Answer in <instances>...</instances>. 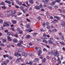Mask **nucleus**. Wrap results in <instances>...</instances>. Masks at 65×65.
<instances>
[{
	"label": "nucleus",
	"instance_id": "29",
	"mask_svg": "<svg viewBox=\"0 0 65 65\" xmlns=\"http://www.w3.org/2000/svg\"><path fill=\"white\" fill-rule=\"evenodd\" d=\"M52 61L54 62H56V59L54 58H52Z\"/></svg>",
	"mask_w": 65,
	"mask_h": 65
},
{
	"label": "nucleus",
	"instance_id": "39",
	"mask_svg": "<svg viewBox=\"0 0 65 65\" xmlns=\"http://www.w3.org/2000/svg\"><path fill=\"white\" fill-rule=\"evenodd\" d=\"M3 23V21L2 20H0V24H2Z\"/></svg>",
	"mask_w": 65,
	"mask_h": 65
},
{
	"label": "nucleus",
	"instance_id": "58",
	"mask_svg": "<svg viewBox=\"0 0 65 65\" xmlns=\"http://www.w3.org/2000/svg\"><path fill=\"white\" fill-rule=\"evenodd\" d=\"M43 51H44V52H45V51H47V50H46V49H45V48H44L43 49Z\"/></svg>",
	"mask_w": 65,
	"mask_h": 65
},
{
	"label": "nucleus",
	"instance_id": "49",
	"mask_svg": "<svg viewBox=\"0 0 65 65\" xmlns=\"http://www.w3.org/2000/svg\"><path fill=\"white\" fill-rule=\"evenodd\" d=\"M46 35H46V34L45 33L43 35V36L45 37L46 36Z\"/></svg>",
	"mask_w": 65,
	"mask_h": 65
},
{
	"label": "nucleus",
	"instance_id": "16",
	"mask_svg": "<svg viewBox=\"0 0 65 65\" xmlns=\"http://www.w3.org/2000/svg\"><path fill=\"white\" fill-rule=\"evenodd\" d=\"M20 60H21V61H22V59L21 58H17V61H18L19 62H20Z\"/></svg>",
	"mask_w": 65,
	"mask_h": 65
},
{
	"label": "nucleus",
	"instance_id": "38",
	"mask_svg": "<svg viewBox=\"0 0 65 65\" xmlns=\"http://www.w3.org/2000/svg\"><path fill=\"white\" fill-rule=\"evenodd\" d=\"M14 36H15V37H18V36H18V34H15L14 35Z\"/></svg>",
	"mask_w": 65,
	"mask_h": 65
},
{
	"label": "nucleus",
	"instance_id": "57",
	"mask_svg": "<svg viewBox=\"0 0 65 65\" xmlns=\"http://www.w3.org/2000/svg\"><path fill=\"white\" fill-rule=\"evenodd\" d=\"M22 2L20 3L19 2V3H18V4H19V5H22Z\"/></svg>",
	"mask_w": 65,
	"mask_h": 65
},
{
	"label": "nucleus",
	"instance_id": "5",
	"mask_svg": "<svg viewBox=\"0 0 65 65\" xmlns=\"http://www.w3.org/2000/svg\"><path fill=\"white\" fill-rule=\"evenodd\" d=\"M61 25L63 27H65V21H62L61 23Z\"/></svg>",
	"mask_w": 65,
	"mask_h": 65
},
{
	"label": "nucleus",
	"instance_id": "24",
	"mask_svg": "<svg viewBox=\"0 0 65 65\" xmlns=\"http://www.w3.org/2000/svg\"><path fill=\"white\" fill-rule=\"evenodd\" d=\"M9 56L7 55H3V57L4 58H5L6 57H8H8Z\"/></svg>",
	"mask_w": 65,
	"mask_h": 65
},
{
	"label": "nucleus",
	"instance_id": "46",
	"mask_svg": "<svg viewBox=\"0 0 65 65\" xmlns=\"http://www.w3.org/2000/svg\"><path fill=\"white\" fill-rule=\"evenodd\" d=\"M3 63L5 65H7V62H6L5 61H3Z\"/></svg>",
	"mask_w": 65,
	"mask_h": 65
},
{
	"label": "nucleus",
	"instance_id": "47",
	"mask_svg": "<svg viewBox=\"0 0 65 65\" xmlns=\"http://www.w3.org/2000/svg\"><path fill=\"white\" fill-rule=\"evenodd\" d=\"M3 42L4 43V42H6V40L5 39H4L3 40Z\"/></svg>",
	"mask_w": 65,
	"mask_h": 65
},
{
	"label": "nucleus",
	"instance_id": "43",
	"mask_svg": "<svg viewBox=\"0 0 65 65\" xmlns=\"http://www.w3.org/2000/svg\"><path fill=\"white\" fill-rule=\"evenodd\" d=\"M26 21H27V22H31V21H30L28 18H27L26 19Z\"/></svg>",
	"mask_w": 65,
	"mask_h": 65
},
{
	"label": "nucleus",
	"instance_id": "14",
	"mask_svg": "<svg viewBox=\"0 0 65 65\" xmlns=\"http://www.w3.org/2000/svg\"><path fill=\"white\" fill-rule=\"evenodd\" d=\"M61 39L62 40H64V36H61L60 37Z\"/></svg>",
	"mask_w": 65,
	"mask_h": 65
},
{
	"label": "nucleus",
	"instance_id": "35",
	"mask_svg": "<svg viewBox=\"0 0 65 65\" xmlns=\"http://www.w3.org/2000/svg\"><path fill=\"white\" fill-rule=\"evenodd\" d=\"M13 24H15L17 23V21L15 20H13L12 21Z\"/></svg>",
	"mask_w": 65,
	"mask_h": 65
},
{
	"label": "nucleus",
	"instance_id": "42",
	"mask_svg": "<svg viewBox=\"0 0 65 65\" xmlns=\"http://www.w3.org/2000/svg\"><path fill=\"white\" fill-rule=\"evenodd\" d=\"M46 28L48 29H50V26L49 25H47Z\"/></svg>",
	"mask_w": 65,
	"mask_h": 65
},
{
	"label": "nucleus",
	"instance_id": "52",
	"mask_svg": "<svg viewBox=\"0 0 65 65\" xmlns=\"http://www.w3.org/2000/svg\"><path fill=\"white\" fill-rule=\"evenodd\" d=\"M22 5L23 6H25V7H27V6L25 5L24 4H22Z\"/></svg>",
	"mask_w": 65,
	"mask_h": 65
},
{
	"label": "nucleus",
	"instance_id": "53",
	"mask_svg": "<svg viewBox=\"0 0 65 65\" xmlns=\"http://www.w3.org/2000/svg\"><path fill=\"white\" fill-rule=\"evenodd\" d=\"M43 62H46V59L45 58H43Z\"/></svg>",
	"mask_w": 65,
	"mask_h": 65
},
{
	"label": "nucleus",
	"instance_id": "34",
	"mask_svg": "<svg viewBox=\"0 0 65 65\" xmlns=\"http://www.w3.org/2000/svg\"><path fill=\"white\" fill-rule=\"evenodd\" d=\"M37 34V33H35L33 35V36H36V35Z\"/></svg>",
	"mask_w": 65,
	"mask_h": 65
},
{
	"label": "nucleus",
	"instance_id": "59",
	"mask_svg": "<svg viewBox=\"0 0 65 65\" xmlns=\"http://www.w3.org/2000/svg\"><path fill=\"white\" fill-rule=\"evenodd\" d=\"M59 34L60 36H61V35H62V34L61 32H60L59 33Z\"/></svg>",
	"mask_w": 65,
	"mask_h": 65
},
{
	"label": "nucleus",
	"instance_id": "48",
	"mask_svg": "<svg viewBox=\"0 0 65 65\" xmlns=\"http://www.w3.org/2000/svg\"><path fill=\"white\" fill-rule=\"evenodd\" d=\"M43 7L42 5H39V8H42V7Z\"/></svg>",
	"mask_w": 65,
	"mask_h": 65
},
{
	"label": "nucleus",
	"instance_id": "3",
	"mask_svg": "<svg viewBox=\"0 0 65 65\" xmlns=\"http://www.w3.org/2000/svg\"><path fill=\"white\" fill-rule=\"evenodd\" d=\"M5 2L9 4V5H8L9 7H11V2H10V1H5Z\"/></svg>",
	"mask_w": 65,
	"mask_h": 65
},
{
	"label": "nucleus",
	"instance_id": "62",
	"mask_svg": "<svg viewBox=\"0 0 65 65\" xmlns=\"http://www.w3.org/2000/svg\"><path fill=\"white\" fill-rule=\"evenodd\" d=\"M1 29L2 30H3V27H2L1 28Z\"/></svg>",
	"mask_w": 65,
	"mask_h": 65
},
{
	"label": "nucleus",
	"instance_id": "7",
	"mask_svg": "<svg viewBox=\"0 0 65 65\" xmlns=\"http://www.w3.org/2000/svg\"><path fill=\"white\" fill-rule=\"evenodd\" d=\"M35 49L36 50H37L38 52H39V51H40V50H41V48L40 47H36L35 48Z\"/></svg>",
	"mask_w": 65,
	"mask_h": 65
},
{
	"label": "nucleus",
	"instance_id": "12",
	"mask_svg": "<svg viewBox=\"0 0 65 65\" xmlns=\"http://www.w3.org/2000/svg\"><path fill=\"white\" fill-rule=\"evenodd\" d=\"M56 3V2H53L51 3L50 4L51 6H53Z\"/></svg>",
	"mask_w": 65,
	"mask_h": 65
},
{
	"label": "nucleus",
	"instance_id": "60",
	"mask_svg": "<svg viewBox=\"0 0 65 65\" xmlns=\"http://www.w3.org/2000/svg\"><path fill=\"white\" fill-rule=\"evenodd\" d=\"M23 43V41H19V43Z\"/></svg>",
	"mask_w": 65,
	"mask_h": 65
},
{
	"label": "nucleus",
	"instance_id": "10",
	"mask_svg": "<svg viewBox=\"0 0 65 65\" xmlns=\"http://www.w3.org/2000/svg\"><path fill=\"white\" fill-rule=\"evenodd\" d=\"M42 2H44L45 4H46L48 2V0H42Z\"/></svg>",
	"mask_w": 65,
	"mask_h": 65
},
{
	"label": "nucleus",
	"instance_id": "36",
	"mask_svg": "<svg viewBox=\"0 0 65 65\" xmlns=\"http://www.w3.org/2000/svg\"><path fill=\"white\" fill-rule=\"evenodd\" d=\"M22 14V13L20 12L18 13V15H21V14Z\"/></svg>",
	"mask_w": 65,
	"mask_h": 65
},
{
	"label": "nucleus",
	"instance_id": "44",
	"mask_svg": "<svg viewBox=\"0 0 65 65\" xmlns=\"http://www.w3.org/2000/svg\"><path fill=\"white\" fill-rule=\"evenodd\" d=\"M60 43L61 44H62V45H64V44H65L63 42H60Z\"/></svg>",
	"mask_w": 65,
	"mask_h": 65
},
{
	"label": "nucleus",
	"instance_id": "41",
	"mask_svg": "<svg viewBox=\"0 0 65 65\" xmlns=\"http://www.w3.org/2000/svg\"><path fill=\"white\" fill-rule=\"evenodd\" d=\"M2 7L3 9H5L6 8V7H5V6H3Z\"/></svg>",
	"mask_w": 65,
	"mask_h": 65
},
{
	"label": "nucleus",
	"instance_id": "21",
	"mask_svg": "<svg viewBox=\"0 0 65 65\" xmlns=\"http://www.w3.org/2000/svg\"><path fill=\"white\" fill-rule=\"evenodd\" d=\"M48 42L49 43H50V44H52L53 43V41L51 40H48Z\"/></svg>",
	"mask_w": 65,
	"mask_h": 65
},
{
	"label": "nucleus",
	"instance_id": "15",
	"mask_svg": "<svg viewBox=\"0 0 65 65\" xmlns=\"http://www.w3.org/2000/svg\"><path fill=\"white\" fill-rule=\"evenodd\" d=\"M30 37H31L30 35H28L26 37V39H29V38H30Z\"/></svg>",
	"mask_w": 65,
	"mask_h": 65
},
{
	"label": "nucleus",
	"instance_id": "9",
	"mask_svg": "<svg viewBox=\"0 0 65 65\" xmlns=\"http://www.w3.org/2000/svg\"><path fill=\"white\" fill-rule=\"evenodd\" d=\"M57 61H58V64H60L61 63V60H60V58L59 57H58Z\"/></svg>",
	"mask_w": 65,
	"mask_h": 65
},
{
	"label": "nucleus",
	"instance_id": "26",
	"mask_svg": "<svg viewBox=\"0 0 65 65\" xmlns=\"http://www.w3.org/2000/svg\"><path fill=\"white\" fill-rule=\"evenodd\" d=\"M0 5H5V4L4 2H1L0 4Z\"/></svg>",
	"mask_w": 65,
	"mask_h": 65
},
{
	"label": "nucleus",
	"instance_id": "32",
	"mask_svg": "<svg viewBox=\"0 0 65 65\" xmlns=\"http://www.w3.org/2000/svg\"><path fill=\"white\" fill-rule=\"evenodd\" d=\"M57 30L55 29H54L52 30V32H57Z\"/></svg>",
	"mask_w": 65,
	"mask_h": 65
},
{
	"label": "nucleus",
	"instance_id": "13",
	"mask_svg": "<svg viewBox=\"0 0 65 65\" xmlns=\"http://www.w3.org/2000/svg\"><path fill=\"white\" fill-rule=\"evenodd\" d=\"M7 38L9 41H11V38L9 36H8Z\"/></svg>",
	"mask_w": 65,
	"mask_h": 65
},
{
	"label": "nucleus",
	"instance_id": "17",
	"mask_svg": "<svg viewBox=\"0 0 65 65\" xmlns=\"http://www.w3.org/2000/svg\"><path fill=\"white\" fill-rule=\"evenodd\" d=\"M19 52H24L23 50L21 48L19 49Z\"/></svg>",
	"mask_w": 65,
	"mask_h": 65
},
{
	"label": "nucleus",
	"instance_id": "40",
	"mask_svg": "<svg viewBox=\"0 0 65 65\" xmlns=\"http://www.w3.org/2000/svg\"><path fill=\"white\" fill-rule=\"evenodd\" d=\"M42 26L43 27H45V23L44 22H43L42 23Z\"/></svg>",
	"mask_w": 65,
	"mask_h": 65
},
{
	"label": "nucleus",
	"instance_id": "11",
	"mask_svg": "<svg viewBox=\"0 0 65 65\" xmlns=\"http://www.w3.org/2000/svg\"><path fill=\"white\" fill-rule=\"evenodd\" d=\"M31 28H29V29H26V31H28L29 32H32L33 30Z\"/></svg>",
	"mask_w": 65,
	"mask_h": 65
},
{
	"label": "nucleus",
	"instance_id": "51",
	"mask_svg": "<svg viewBox=\"0 0 65 65\" xmlns=\"http://www.w3.org/2000/svg\"><path fill=\"white\" fill-rule=\"evenodd\" d=\"M7 34L8 36H10V34L9 32H7Z\"/></svg>",
	"mask_w": 65,
	"mask_h": 65
},
{
	"label": "nucleus",
	"instance_id": "19",
	"mask_svg": "<svg viewBox=\"0 0 65 65\" xmlns=\"http://www.w3.org/2000/svg\"><path fill=\"white\" fill-rule=\"evenodd\" d=\"M38 61V59L37 58H36L34 60V62H37Z\"/></svg>",
	"mask_w": 65,
	"mask_h": 65
},
{
	"label": "nucleus",
	"instance_id": "37",
	"mask_svg": "<svg viewBox=\"0 0 65 65\" xmlns=\"http://www.w3.org/2000/svg\"><path fill=\"white\" fill-rule=\"evenodd\" d=\"M5 14H6V15H9L8 11L6 12Z\"/></svg>",
	"mask_w": 65,
	"mask_h": 65
},
{
	"label": "nucleus",
	"instance_id": "6",
	"mask_svg": "<svg viewBox=\"0 0 65 65\" xmlns=\"http://www.w3.org/2000/svg\"><path fill=\"white\" fill-rule=\"evenodd\" d=\"M15 56H17L18 57V56H21V54L18 53H15L14 54Z\"/></svg>",
	"mask_w": 65,
	"mask_h": 65
},
{
	"label": "nucleus",
	"instance_id": "25",
	"mask_svg": "<svg viewBox=\"0 0 65 65\" xmlns=\"http://www.w3.org/2000/svg\"><path fill=\"white\" fill-rule=\"evenodd\" d=\"M21 43H18V44L17 45V46H21Z\"/></svg>",
	"mask_w": 65,
	"mask_h": 65
},
{
	"label": "nucleus",
	"instance_id": "56",
	"mask_svg": "<svg viewBox=\"0 0 65 65\" xmlns=\"http://www.w3.org/2000/svg\"><path fill=\"white\" fill-rule=\"evenodd\" d=\"M47 59H50V57L48 56H47L46 57Z\"/></svg>",
	"mask_w": 65,
	"mask_h": 65
},
{
	"label": "nucleus",
	"instance_id": "55",
	"mask_svg": "<svg viewBox=\"0 0 65 65\" xmlns=\"http://www.w3.org/2000/svg\"><path fill=\"white\" fill-rule=\"evenodd\" d=\"M15 7H16V8H19V6L17 5H15Z\"/></svg>",
	"mask_w": 65,
	"mask_h": 65
},
{
	"label": "nucleus",
	"instance_id": "61",
	"mask_svg": "<svg viewBox=\"0 0 65 65\" xmlns=\"http://www.w3.org/2000/svg\"><path fill=\"white\" fill-rule=\"evenodd\" d=\"M46 47H48V48H50V46H48V45H46Z\"/></svg>",
	"mask_w": 65,
	"mask_h": 65
},
{
	"label": "nucleus",
	"instance_id": "23",
	"mask_svg": "<svg viewBox=\"0 0 65 65\" xmlns=\"http://www.w3.org/2000/svg\"><path fill=\"white\" fill-rule=\"evenodd\" d=\"M54 18H56V19H57V20H59L60 19V18H59V17L57 16H55Z\"/></svg>",
	"mask_w": 65,
	"mask_h": 65
},
{
	"label": "nucleus",
	"instance_id": "33",
	"mask_svg": "<svg viewBox=\"0 0 65 65\" xmlns=\"http://www.w3.org/2000/svg\"><path fill=\"white\" fill-rule=\"evenodd\" d=\"M61 0H55V1L56 2H58V3H59V2H60Z\"/></svg>",
	"mask_w": 65,
	"mask_h": 65
},
{
	"label": "nucleus",
	"instance_id": "27",
	"mask_svg": "<svg viewBox=\"0 0 65 65\" xmlns=\"http://www.w3.org/2000/svg\"><path fill=\"white\" fill-rule=\"evenodd\" d=\"M29 2L31 3V4H33V0H30L29 1Z\"/></svg>",
	"mask_w": 65,
	"mask_h": 65
},
{
	"label": "nucleus",
	"instance_id": "63",
	"mask_svg": "<svg viewBox=\"0 0 65 65\" xmlns=\"http://www.w3.org/2000/svg\"><path fill=\"white\" fill-rule=\"evenodd\" d=\"M23 11L24 12V13H26V11L24 10H23Z\"/></svg>",
	"mask_w": 65,
	"mask_h": 65
},
{
	"label": "nucleus",
	"instance_id": "31",
	"mask_svg": "<svg viewBox=\"0 0 65 65\" xmlns=\"http://www.w3.org/2000/svg\"><path fill=\"white\" fill-rule=\"evenodd\" d=\"M14 42H18V40H17V39H14L13 40Z\"/></svg>",
	"mask_w": 65,
	"mask_h": 65
},
{
	"label": "nucleus",
	"instance_id": "1",
	"mask_svg": "<svg viewBox=\"0 0 65 65\" xmlns=\"http://www.w3.org/2000/svg\"><path fill=\"white\" fill-rule=\"evenodd\" d=\"M51 52L52 54H53V55L54 57H58L59 56V54L58 50H55L54 51H51Z\"/></svg>",
	"mask_w": 65,
	"mask_h": 65
},
{
	"label": "nucleus",
	"instance_id": "20",
	"mask_svg": "<svg viewBox=\"0 0 65 65\" xmlns=\"http://www.w3.org/2000/svg\"><path fill=\"white\" fill-rule=\"evenodd\" d=\"M35 8L36 9H40V8H39V7L38 6H37L35 7Z\"/></svg>",
	"mask_w": 65,
	"mask_h": 65
},
{
	"label": "nucleus",
	"instance_id": "30",
	"mask_svg": "<svg viewBox=\"0 0 65 65\" xmlns=\"http://www.w3.org/2000/svg\"><path fill=\"white\" fill-rule=\"evenodd\" d=\"M9 59H10V60H11V59H12L13 57L11 56H9L8 57Z\"/></svg>",
	"mask_w": 65,
	"mask_h": 65
},
{
	"label": "nucleus",
	"instance_id": "54",
	"mask_svg": "<svg viewBox=\"0 0 65 65\" xmlns=\"http://www.w3.org/2000/svg\"><path fill=\"white\" fill-rule=\"evenodd\" d=\"M0 44L1 46H4V44L3 43H1Z\"/></svg>",
	"mask_w": 65,
	"mask_h": 65
},
{
	"label": "nucleus",
	"instance_id": "8",
	"mask_svg": "<svg viewBox=\"0 0 65 65\" xmlns=\"http://www.w3.org/2000/svg\"><path fill=\"white\" fill-rule=\"evenodd\" d=\"M46 39V38H45V37L43 38V42H45V43H46L47 42V41H46V40H44V39Z\"/></svg>",
	"mask_w": 65,
	"mask_h": 65
},
{
	"label": "nucleus",
	"instance_id": "4",
	"mask_svg": "<svg viewBox=\"0 0 65 65\" xmlns=\"http://www.w3.org/2000/svg\"><path fill=\"white\" fill-rule=\"evenodd\" d=\"M17 31H19V32H18V33L19 34H22L23 33V31L22 30H21L19 28H18L17 29Z\"/></svg>",
	"mask_w": 65,
	"mask_h": 65
},
{
	"label": "nucleus",
	"instance_id": "45",
	"mask_svg": "<svg viewBox=\"0 0 65 65\" xmlns=\"http://www.w3.org/2000/svg\"><path fill=\"white\" fill-rule=\"evenodd\" d=\"M38 53L39 54H41V53H42V51L40 50V51H39V52H38Z\"/></svg>",
	"mask_w": 65,
	"mask_h": 65
},
{
	"label": "nucleus",
	"instance_id": "22",
	"mask_svg": "<svg viewBox=\"0 0 65 65\" xmlns=\"http://www.w3.org/2000/svg\"><path fill=\"white\" fill-rule=\"evenodd\" d=\"M22 55L25 57H26L27 56V54H25V53H23L22 54Z\"/></svg>",
	"mask_w": 65,
	"mask_h": 65
},
{
	"label": "nucleus",
	"instance_id": "28",
	"mask_svg": "<svg viewBox=\"0 0 65 65\" xmlns=\"http://www.w3.org/2000/svg\"><path fill=\"white\" fill-rule=\"evenodd\" d=\"M8 12L9 13V15H10V14L12 12V11L10 10L9 11H8Z\"/></svg>",
	"mask_w": 65,
	"mask_h": 65
},
{
	"label": "nucleus",
	"instance_id": "50",
	"mask_svg": "<svg viewBox=\"0 0 65 65\" xmlns=\"http://www.w3.org/2000/svg\"><path fill=\"white\" fill-rule=\"evenodd\" d=\"M20 8L21 10H23V6H21L20 7Z\"/></svg>",
	"mask_w": 65,
	"mask_h": 65
},
{
	"label": "nucleus",
	"instance_id": "2",
	"mask_svg": "<svg viewBox=\"0 0 65 65\" xmlns=\"http://www.w3.org/2000/svg\"><path fill=\"white\" fill-rule=\"evenodd\" d=\"M11 25V23L10 22H7L6 21H5L4 22V25L3 26L4 27H9Z\"/></svg>",
	"mask_w": 65,
	"mask_h": 65
},
{
	"label": "nucleus",
	"instance_id": "64",
	"mask_svg": "<svg viewBox=\"0 0 65 65\" xmlns=\"http://www.w3.org/2000/svg\"><path fill=\"white\" fill-rule=\"evenodd\" d=\"M61 15H62L63 17V18H65V15H63L62 14H61Z\"/></svg>",
	"mask_w": 65,
	"mask_h": 65
},
{
	"label": "nucleus",
	"instance_id": "18",
	"mask_svg": "<svg viewBox=\"0 0 65 65\" xmlns=\"http://www.w3.org/2000/svg\"><path fill=\"white\" fill-rule=\"evenodd\" d=\"M30 25H31V24L30 23H28L27 25H26V26L27 27V28H29V27H30Z\"/></svg>",
	"mask_w": 65,
	"mask_h": 65
}]
</instances>
